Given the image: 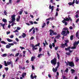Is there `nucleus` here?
<instances>
[{"instance_id":"nucleus-24","label":"nucleus","mask_w":79,"mask_h":79,"mask_svg":"<svg viewBox=\"0 0 79 79\" xmlns=\"http://www.w3.org/2000/svg\"><path fill=\"white\" fill-rule=\"evenodd\" d=\"M34 59H35V57H33L32 56L31 57V61H34Z\"/></svg>"},{"instance_id":"nucleus-34","label":"nucleus","mask_w":79,"mask_h":79,"mask_svg":"<svg viewBox=\"0 0 79 79\" xmlns=\"http://www.w3.org/2000/svg\"><path fill=\"white\" fill-rule=\"evenodd\" d=\"M49 47L50 48V49H52V44H50L49 45Z\"/></svg>"},{"instance_id":"nucleus-18","label":"nucleus","mask_w":79,"mask_h":79,"mask_svg":"<svg viewBox=\"0 0 79 79\" xmlns=\"http://www.w3.org/2000/svg\"><path fill=\"white\" fill-rule=\"evenodd\" d=\"M79 32L77 31L76 33V37L78 38V39H79Z\"/></svg>"},{"instance_id":"nucleus-54","label":"nucleus","mask_w":79,"mask_h":79,"mask_svg":"<svg viewBox=\"0 0 79 79\" xmlns=\"http://www.w3.org/2000/svg\"><path fill=\"white\" fill-rule=\"evenodd\" d=\"M19 32V31H18V30L17 29L15 31H13V32Z\"/></svg>"},{"instance_id":"nucleus-17","label":"nucleus","mask_w":79,"mask_h":79,"mask_svg":"<svg viewBox=\"0 0 79 79\" xmlns=\"http://www.w3.org/2000/svg\"><path fill=\"white\" fill-rule=\"evenodd\" d=\"M71 48L69 46L67 48H65V50H66V51H68V50L69 51Z\"/></svg>"},{"instance_id":"nucleus-5","label":"nucleus","mask_w":79,"mask_h":79,"mask_svg":"<svg viewBox=\"0 0 79 79\" xmlns=\"http://www.w3.org/2000/svg\"><path fill=\"white\" fill-rule=\"evenodd\" d=\"M51 63L52 64L55 66L56 64V58H54L53 59L51 60Z\"/></svg>"},{"instance_id":"nucleus-62","label":"nucleus","mask_w":79,"mask_h":79,"mask_svg":"<svg viewBox=\"0 0 79 79\" xmlns=\"http://www.w3.org/2000/svg\"><path fill=\"white\" fill-rule=\"evenodd\" d=\"M13 37H14V36L13 35H11L10 36V38H13Z\"/></svg>"},{"instance_id":"nucleus-59","label":"nucleus","mask_w":79,"mask_h":79,"mask_svg":"<svg viewBox=\"0 0 79 79\" xmlns=\"http://www.w3.org/2000/svg\"><path fill=\"white\" fill-rule=\"evenodd\" d=\"M23 10L22 11H20V13H19V15H22V13H23Z\"/></svg>"},{"instance_id":"nucleus-46","label":"nucleus","mask_w":79,"mask_h":79,"mask_svg":"<svg viewBox=\"0 0 79 79\" xmlns=\"http://www.w3.org/2000/svg\"><path fill=\"white\" fill-rule=\"evenodd\" d=\"M68 68H67L65 71V72H66V73H68Z\"/></svg>"},{"instance_id":"nucleus-55","label":"nucleus","mask_w":79,"mask_h":79,"mask_svg":"<svg viewBox=\"0 0 79 79\" xmlns=\"http://www.w3.org/2000/svg\"><path fill=\"white\" fill-rule=\"evenodd\" d=\"M21 28L19 27H17V29L18 30V31H19V30H20L21 29Z\"/></svg>"},{"instance_id":"nucleus-48","label":"nucleus","mask_w":79,"mask_h":79,"mask_svg":"<svg viewBox=\"0 0 79 79\" xmlns=\"http://www.w3.org/2000/svg\"><path fill=\"white\" fill-rule=\"evenodd\" d=\"M52 19V18L50 17L48 19H46V21H50V19Z\"/></svg>"},{"instance_id":"nucleus-22","label":"nucleus","mask_w":79,"mask_h":79,"mask_svg":"<svg viewBox=\"0 0 79 79\" xmlns=\"http://www.w3.org/2000/svg\"><path fill=\"white\" fill-rule=\"evenodd\" d=\"M13 62L12 61H10V62L8 61L7 62L8 65H10V64H11Z\"/></svg>"},{"instance_id":"nucleus-10","label":"nucleus","mask_w":79,"mask_h":79,"mask_svg":"<svg viewBox=\"0 0 79 79\" xmlns=\"http://www.w3.org/2000/svg\"><path fill=\"white\" fill-rule=\"evenodd\" d=\"M74 3H75V1H73L72 2H70L68 3V4L69 5V6H71V5H74Z\"/></svg>"},{"instance_id":"nucleus-11","label":"nucleus","mask_w":79,"mask_h":79,"mask_svg":"<svg viewBox=\"0 0 79 79\" xmlns=\"http://www.w3.org/2000/svg\"><path fill=\"white\" fill-rule=\"evenodd\" d=\"M66 31H62V32L61 33V34L62 35H63V36H64V35H66Z\"/></svg>"},{"instance_id":"nucleus-41","label":"nucleus","mask_w":79,"mask_h":79,"mask_svg":"<svg viewBox=\"0 0 79 79\" xmlns=\"http://www.w3.org/2000/svg\"><path fill=\"white\" fill-rule=\"evenodd\" d=\"M19 55V53H17L15 54V56H18Z\"/></svg>"},{"instance_id":"nucleus-8","label":"nucleus","mask_w":79,"mask_h":79,"mask_svg":"<svg viewBox=\"0 0 79 79\" xmlns=\"http://www.w3.org/2000/svg\"><path fill=\"white\" fill-rule=\"evenodd\" d=\"M31 47L32 48V50H33V51H34L35 50H36L38 49L37 48L35 47L34 46V44H31Z\"/></svg>"},{"instance_id":"nucleus-15","label":"nucleus","mask_w":79,"mask_h":79,"mask_svg":"<svg viewBox=\"0 0 79 79\" xmlns=\"http://www.w3.org/2000/svg\"><path fill=\"white\" fill-rule=\"evenodd\" d=\"M26 36V34H25L24 33H23L22 34V37H23V38H24Z\"/></svg>"},{"instance_id":"nucleus-47","label":"nucleus","mask_w":79,"mask_h":79,"mask_svg":"<svg viewBox=\"0 0 79 79\" xmlns=\"http://www.w3.org/2000/svg\"><path fill=\"white\" fill-rule=\"evenodd\" d=\"M64 46H66L67 47H68V44L66 43H65L64 44Z\"/></svg>"},{"instance_id":"nucleus-27","label":"nucleus","mask_w":79,"mask_h":79,"mask_svg":"<svg viewBox=\"0 0 79 79\" xmlns=\"http://www.w3.org/2000/svg\"><path fill=\"white\" fill-rule=\"evenodd\" d=\"M4 65L5 66H8V64H7V63H6V61H4Z\"/></svg>"},{"instance_id":"nucleus-35","label":"nucleus","mask_w":79,"mask_h":79,"mask_svg":"<svg viewBox=\"0 0 79 79\" xmlns=\"http://www.w3.org/2000/svg\"><path fill=\"white\" fill-rule=\"evenodd\" d=\"M35 28H34L33 30V34H35Z\"/></svg>"},{"instance_id":"nucleus-58","label":"nucleus","mask_w":79,"mask_h":79,"mask_svg":"<svg viewBox=\"0 0 79 79\" xmlns=\"http://www.w3.org/2000/svg\"><path fill=\"white\" fill-rule=\"evenodd\" d=\"M34 38L33 36H32L31 38H30V40H33V39H34Z\"/></svg>"},{"instance_id":"nucleus-42","label":"nucleus","mask_w":79,"mask_h":79,"mask_svg":"<svg viewBox=\"0 0 79 79\" xmlns=\"http://www.w3.org/2000/svg\"><path fill=\"white\" fill-rule=\"evenodd\" d=\"M20 48H21V50H23L25 49V48L21 46L20 47Z\"/></svg>"},{"instance_id":"nucleus-16","label":"nucleus","mask_w":79,"mask_h":79,"mask_svg":"<svg viewBox=\"0 0 79 79\" xmlns=\"http://www.w3.org/2000/svg\"><path fill=\"white\" fill-rule=\"evenodd\" d=\"M61 36H60V35L59 34L57 36L55 37L56 39H59L60 38Z\"/></svg>"},{"instance_id":"nucleus-14","label":"nucleus","mask_w":79,"mask_h":79,"mask_svg":"<svg viewBox=\"0 0 79 79\" xmlns=\"http://www.w3.org/2000/svg\"><path fill=\"white\" fill-rule=\"evenodd\" d=\"M70 71L72 74H74L75 73V70L73 69H71Z\"/></svg>"},{"instance_id":"nucleus-36","label":"nucleus","mask_w":79,"mask_h":79,"mask_svg":"<svg viewBox=\"0 0 79 79\" xmlns=\"http://www.w3.org/2000/svg\"><path fill=\"white\" fill-rule=\"evenodd\" d=\"M31 79H34V77H33V75H32V74H31Z\"/></svg>"},{"instance_id":"nucleus-2","label":"nucleus","mask_w":79,"mask_h":79,"mask_svg":"<svg viewBox=\"0 0 79 79\" xmlns=\"http://www.w3.org/2000/svg\"><path fill=\"white\" fill-rule=\"evenodd\" d=\"M79 44V40H78L77 42L76 41L74 42L73 44V46L71 47V49L73 50V49H75V48H76V45H77Z\"/></svg>"},{"instance_id":"nucleus-7","label":"nucleus","mask_w":79,"mask_h":79,"mask_svg":"<svg viewBox=\"0 0 79 79\" xmlns=\"http://www.w3.org/2000/svg\"><path fill=\"white\" fill-rule=\"evenodd\" d=\"M9 45H7L6 46V48H10L11 47V45L13 46V45H14V44L13 43H8Z\"/></svg>"},{"instance_id":"nucleus-56","label":"nucleus","mask_w":79,"mask_h":79,"mask_svg":"<svg viewBox=\"0 0 79 79\" xmlns=\"http://www.w3.org/2000/svg\"><path fill=\"white\" fill-rule=\"evenodd\" d=\"M2 68H3V66H2V64H0V69H2Z\"/></svg>"},{"instance_id":"nucleus-20","label":"nucleus","mask_w":79,"mask_h":79,"mask_svg":"<svg viewBox=\"0 0 79 79\" xmlns=\"http://www.w3.org/2000/svg\"><path fill=\"white\" fill-rule=\"evenodd\" d=\"M60 48H64V47H65L64 44L62 43V44H61V45L60 46Z\"/></svg>"},{"instance_id":"nucleus-13","label":"nucleus","mask_w":79,"mask_h":79,"mask_svg":"<svg viewBox=\"0 0 79 79\" xmlns=\"http://www.w3.org/2000/svg\"><path fill=\"white\" fill-rule=\"evenodd\" d=\"M26 76V73H23L22 75V76L23 78H24L25 77V76Z\"/></svg>"},{"instance_id":"nucleus-63","label":"nucleus","mask_w":79,"mask_h":79,"mask_svg":"<svg viewBox=\"0 0 79 79\" xmlns=\"http://www.w3.org/2000/svg\"><path fill=\"white\" fill-rule=\"evenodd\" d=\"M16 40L17 42H19V40L17 38H16L15 39Z\"/></svg>"},{"instance_id":"nucleus-50","label":"nucleus","mask_w":79,"mask_h":79,"mask_svg":"<svg viewBox=\"0 0 79 79\" xmlns=\"http://www.w3.org/2000/svg\"><path fill=\"white\" fill-rule=\"evenodd\" d=\"M75 3L76 4H79V2L77 1V0H76L75 1Z\"/></svg>"},{"instance_id":"nucleus-28","label":"nucleus","mask_w":79,"mask_h":79,"mask_svg":"<svg viewBox=\"0 0 79 79\" xmlns=\"http://www.w3.org/2000/svg\"><path fill=\"white\" fill-rule=\"evenodd\" d=\"M57 65L56 67L57 68H58L60 66V62H58L57 63Z\"/></svg>"},{"instance_id":"nucleus-29","label":"nucleus","mask_w":79,"mask_h":79,"mask_svg":"<svg viewBox=\"0 0 79 79\" xmlns=\"http://www.w3.org/2000/svg\"><path fill=\"white\" fill-rule=\"evenodd\" d=\"M6 56H7V54H6V53H5L3 54L2 56V57H6Z\"/></svg>"},{"instance_id":"nucleus-38","label":"nucleus","mask_w":79,"mask_h":79,"mask_svg":"<svg viewBox=\"0 0 79 79\" xmlns=\"http://www.w3.org/2000/svg\"><path fill=\"white\" fill-rule=\"evenodd\" d=\"M66 54L67 55H71V53L69 52H67L66 53Z\"/></svg>"},{"instance_id":"nucleus-31","label":"nucleus","mask_w":79,"mask_h":79,"mask_svg":"<svg viewBox=\"0 0 79 79\" xmlns=\"http://www.w3.org/2000/svg\"><path fill=\"white\" fill-rule=\"evenodd\" d=\"M45 26H46V24L45 23H43V25L42 27V28H44V27H45Z\"/></svg>"},{"instance_id":"nucleus-6","label":"nucleus","mask_w":79,"mask_h":79,"mask_svg":"<svg viewBox=\"0 0 79 79\" xmlns=\"http://www.w3.org/2000/svg\"><path fill=\"white\" fill-rule=\"evenodd\" d=\"M15 16H16V15H12L11 17V18H12V21H9L10 24H11V23H13V22H14L15 21H16V19L15 18Z\"/></svg>"},{"instance_id":"nucleus-4","label":"nucleus","mask_w":79,"mask_h":79,"mask_svg":"<svg viewBox=\"0 0 79 79\" xmlns=\"http://www.w3.org/2000/svg\"><path fill=\"white\" fill-rule=\"evenodd\" d=\"M49 32H50L49 33L50 35H51V36H53V35H57V33L56 32H54V31L52 29H50Z\"/></svg>"},{"instance_id":"nucleus-32","label":"nucleus","mask_w":79,"mask_h":79,"mask_svg":"<svg viewBox=\"0 0 79 79\" xmlns=\"http://www.w3.org/2000/svg\"><path fill=\"white\" fill-rule=\"evenodd\" d=\"M63 29L64 30V31H67V30H69V29L67 27L64 28Z\"/></svg>"},{"instance_id":"nucleus-37","label":"nucleus","mask_w":79,"mask_h":79,"mask_svg":"<svg viewBox=\"0 0 79 79\" xmlns=\"http://www.w3.org/2000/svg\"><path fill=\"white\" fill-rule=\"evenodd\" d=\"M41 56H42V54H38V58H40V57Z\"/></svg>"},{"instance_id":"nucleus-12","label":"nucleus","mask_w":79,"mask_h":79,"mask_svg":"<svg viewBox=\"0 0 79 79\" xmlns=\"http://www.w3.org/2000/svg\"><path fill=\"white\" fill-rule=\"evenodd\" d=\"M0 24L1 26L3 27V29H5V25L6 24V25H7L6 23H4V24H3L2 23H1Z\"/></svg>"},{"instance_id":"nucleus-45","label":"nucleus","mask_w":79,"mask_h":79,"mask_svg":"<svg viewBox=\"0 0 79 79\" xmlns=\"http://www.w3.org/2000/svg\"><path fill=\"white\" fill-rule=\"evenodd\" d=\"M29 23H30L31 25H33L34 24V23H33V22L31 21H29Z\"/></svg>"},{"instance_id":"nucleus-1","label":"nucleus","mask_w":79,"mask_h":79,"mask_svg":"<svg viewBox=\"0 0 79 79\" xmlns=\"http://www.w3.org/2000/svg\"><path fill=\"white\" fill-rule=\"evenodd\" d=\"M68 18H66V19L64 18V20L62 21V23H64L65 26H67L68 25V23L66 22V21H70L71 22H72L73 20L71 17H69V15H68Z\"/></svg>"},{"instance_id":"nucleus-49","label":"nucleus","mask_w":79,"mask_h":79,"mask_svg":"<svg viewBox=\"0 0 79 79\" xmlns=\"http://www.w3.org/2000/svg\"><path fill=\"white\" fill-rule=\"evenodd\" d=\"M10 56H14V54L13 53H11L9 55Z\"/></svg>"},{"instance_id":"nucleus-61","label":"nucleus","mask_w":79,"mask_h":79,"mask_svg":"<svg viewBox=\"0 0 79 79\" xmlns=\"http://www.w3.org/2000/svg\"><path fill=\"white\" fill-rule=\"evenodd\" d=\"M19 60V58L18 57H17L16 59L15 60V61H17L18 60Z\"/></svg>"},{"instance_id":"nucleus-64","label":"nucleus","mask_w":79,"mask_h":79,"mask_svg":"<svg viewBox=\"0 0 79 79\" xmlns=\"http://www.w3.org/2000/svg\"><path fill=\"white\" fill-rule=\"evenodd\" d=\"M63 79H68V78H66V77L65 76H63Z\"/></svg>"},{"instance_id":"nucleus-39","label":"nucleus","mask_w":79,"mask_h":79,"mask_svg":"<svg viewBox=\"0 0 79 79\" xmlns=\"http://www.w3.org/2000/svg\"><path fill=\"white\" fill-rule=\"evenodd\" d=\"M32 29H34V27H33L32 28H31V29L29 30V32H31L32 31Z\"/></svg>"},{"instance_id":"nucleus-60","label":"nucleus","mask_w":79,"mask_h":79,"mask_svg":"<svg viewBox=\"0 0 79 79\" xmlns=\"http://www.w3.org/2000/svg\"><path fill=\"white\" fill-rule=\"evenodd\" d=\"M69 28L70 29V30H73V27H72V26H70L69 27Z\"/></svg>"},{"instance_id":"nucleus-19","label":"nucleus","mask_w":79,"mask_h":79,"mask_svg":"<svg viewBox=\"0 0 79 79\" xmlns=\"http://www.w3.org/2000/svg\"><path fill=\"white\" fill-rule=\"evenodd\" d=\"M69 31L68 30H67V32H66V34L64 36H66L68 34H69Z\"/></svg>"},{"instance_id":"nucleus-44","label":"nucleus","mask_w":79,"mask_h":79,"mask_svg":"<svg viewBox=\"0 0 79 79\" xmlns=\"http://www.w3.org/2000/svg\"><path fill=\"white\" fill-rule=\"evenodd\" d=\"M65 41L66 43H69V40H65Z\"/></svg>"},{"instance_id":"nucleus-52","label":"nucleus","mask_w":79,"mask_h":79,"mask_svg":"<svg viewBox=\"0 0 79 79\" xmlns=\"http://www.w3.org/2000/svg\"><path fill=\"white\" fill-rule=\"evenodd\" d=\"M69 53H72L73 52V50H71L70 49L69 50Z\"/></svg>"},{"instance_id":"nucleus-9","label":"nucleus","mask_w":79,"mask_h":79,"mask_svg":"<svg viewBox=\"0 0 79 79\" xmlns=\"http://www.w3.org/2000/svg\"><path fill=\"white\" fill-rule=\"evenodd\" d=\"M58 68H57L56 67L55 68V69L53 67L52 68V71L53 72H54V73H56L58 70Z\"/></svg>"},{"instance_id":"nucleus-25","label":"nucleus","mask_w":79,"mask_h":79,"mask_svg":"<svg viewBox=\"0 0 79 79\" xmlns=\"http://www.w3.org/2000/svg\"><path fill=\"white\" fill-rule=\"evenodd\" d=\"M74 36L73 35H71L70 37V39L71 40H73V37Z\"/></svg>"},{"instance_id":"nucleus-51","label":"nucleus","mask_w":79,"mask_h":79,"mask_svg":"<svg viewBox=\"0 0 79 79\" xmlns=\"http://www.w3.org/2000/svg\"><path fill=\"white\" fill-rule=\"evenodd\" d=\"M57 57L58 58V59H60V55L58 53H57Z\"/></svg>"},{"instance_id":"nucleus-30","label":"nucleus","mask_w":79,"mask_h":79,"mask_svg":"<svg viewBox=\"0 0 79 79\" xmlns=\"http://www.w3.org/2000/svg\"><path fill=\"white\" fill-rule=\"evenodd\" d=\"M1 42V44H6V43L4 41H2Z\"/></svg>"},{"instance_id":"nucleus-53","label":"nucleus","mask_w":79,"mask_h":79,"mask_svg":"<svg viewBox=\"0 0 79 79\" xmlns=\"http://www.w3.org/2000/svg\"><path fill=\"white\" fill-rule=\"evenodd\" d=\"M9 3L10 4H11L12 3V0H9Z\"/></svg>"},{"instance_id":"nucleus-3","label":"nucleus","mask_w":79,"mask_h":79,"mask_svg":"<svg viewBox=\"0 0 79 79\" xmlns=\"http://www.w3.org/2000/svg\"><path fill=\"white\" fill-rule=\"evenodd\" d=\"M66 66L69 65L71 67H74V63L73 61L69 62L68 61V62H65Z\"/></svg>"},{"instance_id":"nucleus-40","label":"nucleus","mask_w":79,"mask_h":79,"mask_svg":"<svg viewBox=\"0 0 79 79\" xmlns=\"http://www.w3.org/2000/svg\"><path fill=\"white\" fill-rule=\"evenodd\" d=\"M4 13L5 14V15H7V12L5 10H4Z\"/></svg>"},{"instance_id":"nucleus-33","label":"nucleus","mask_w":79,"mask_h":79,"mask_svg":"<svg viewBox=\"0 0 79 79\" xmlns=\"http://www.w3.org/2000/svg\"><path fill=\"white\" fill-rule=\"evenodd\" d=\"M39 45H40V43H39L37 44L34 45V46L35 47H38V46H39Z\"/></svg>"},{"instance_id":"nucleus-21","label":"nucleus","mask_w":79,"mask_h":79,"mask_svg":"<svg viewBox=\"0 0 79 79\" xmlns=\"http://www.w3.org/2000/svg\"><path fill=\"white\" fill-rule=\"evenodd\" d=\"M18 18H17L16 19V21L17 22H18L20 20V18H21V17L20 16H19L18 17Z\"/></svg>"},{"instance_id":"nucleus-26","label":"nucleus","mask_w":79,"mask_h":79,"mask_svg":"<svg viewBox=\"0 0 79 79\" xmlns=\"http://www.w3.org/2000/svg\"><path fill=\"white\" fill-rule=\"evenodd\" d=\"M7 41H8V42H13V40H11L10 39H9L8 38H7Z\"/></svg>"},{"instance_id":"nucleus-23","label":"nucleus","mask_w":79,"mask_h":79,"mask_svg":"<svg viewBox=\"0 0 79 79\" xmlns=\"http://www.w3.org/2000/svg\"><path fill=\"white\" fill-rule=\"evenodd\" d=\"M2 21V22H3L5 23H7V20L5 19H3Z\"/></svg>"},{"instance_id":"nucleus-57","label":"nucleus","mask_w":79,"mask_h":79,"mask_svg":"<svg viewBox=\"0 0 79 79\" xmlns=\"http://www.w3.org/2000/svg\"><path fill=\"white\" fill-rule=\"evenodd\" d=\"M5 70L6 71H8V67H6V68H4Z\"/></svg>"},{"instance_id":"nucleus-43","label":"nucleus","mask_w":79,"mask_h":79,"mask_svg":"<svg viewBox=\"0 0 79 79\" xmlns=\"http://www.w3.org/2000/svg\"><path fill=\"white\" fill-rule=\"evenodd\" d=\"M16 50V48L13 49L12 50V52H15Z\"/></svg>"}]
</instances>
